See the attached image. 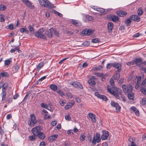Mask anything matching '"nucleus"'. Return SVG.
Instances as JSON below:
<instances>
[{
  "instance_id": "obj_51",
  "label": "nucleus",
  "mask_w": 146,
  "mask_h": 146,
  "mask_svg": "<svg viewBox=\"0 0 146 146\" xmlns=\"http://www.w3.org/2000/svg\"><path fill=\"white\" fill-rule=\"evenodd\" d=\"M6 27L7 28L9 29L10 30H12L14 29L13 25L11 24H10L8 26H6Z\"/></svg>"
},
{
  "instance_id": "obj_33",
  "label": "nucleus",
  "mask_w": 146,
  "mask_h": 146,
  "mask_svg": "<svg viewBox=\"0 0 146 146\" xmlns=\"http://www.w3.org/2000/svg\"><path fill=\"white\" fill-rule=\"evenodd\" d=\"M44 65V63L43 62H40L37 67V68L39 70Z\"/></svg>"
},
{
  "instance_id": "obj_29",
  "label": "nucleus",
  "mask_w": 146,
  "mask_h": 146,
  "mask_svg": "<svg viewBox=\"0 0 146 146\" xmlns=\"http://www.w3.org/2000/svg\"><path fill=\"white\" fill-rule=\"evenodd\" d=\"M0 76L1 77L2 76L6 77H8L9 76L7 72H3L1 73Z\"/></svg>"
},
{
  "instance_id": "obj_25",
  "label": "nucleus",
  "mask_w": 146,
  "mask_h": 146,
  "mask_svg": "<svg viewBox=\"0 0 146 146\" xmlns=\"http://www.w3.org/2000/svg\"><path fill=\"white\" fill-rule=\"evenodd\" d=\"M108 30L111 31L113 27V23L111 22H109L108 24Z\"/></svg>"
},
{
  "instance_id": "obj_31",
  "label": "nucleus",
  "mask_w": 146,
  "mask_h": 146,
  "mask_svg": "<svg viewBox=\"0 0 146 146\" xmlns=\"http://www.w3.org/2000/svg\"><path fill=\"white\" fill-rule=\"evenodd\" d=\"M85 17L86 18V19L89 21H92L93 19L92 17L86 15H85Z\"/></svg>"
},
{
  "instance_id": "obj_43",
  "label": "nucleus",
  "mask_w": 146,
  "mask_h": 146,
  "mask_svg": "<svg viewBox=\"0 0 146 146\" xmlns=\"http://www.w3.org/2000/svg\"><path fill=\"white\" fill-rule=\"evenodd\" d=\"M90 44V42L89 41H86L84 42L82 44V45L84 46H88Z\"/></svg>"
},
{
  "instance_id": "obj_44",
  "label": "nucleus",
  "mask_w": 146,
  "mask_h": 146,
  "mask_svg": "<svg viewBox=\"0 0 146 146\" xmlns=\"http://www.w3.org/2000/svg\"><path fill=\"white\" fill-rule=\"evenodd\" d=\"M113 63H108L107 64L106 68L108 69L110 68L112 66H113Z\"/></svg>"
},
{
  "instance_id": "obj_63",
  "label": "nucleus",
  "mask_w": 146,
  "mask_h": 146,
  "mask_svg": "<svg viewBox=\"0 0 146 146\" xmlns=\"http://www.w3.org/2000/svg\"><path fill=\"white\" fill-rule=\"evenodd\" d=\"M57 124V122L56 121H52L51 123V125L54 126H55Z\"/></svg>"
},
{
  "instance_id": "obj_4",
  "label": "nucleus",
  "mask_w": 146,
  "mask_h": 146,
  "mask_svg": "<svg viewBox=\"0 0 146 146\" xmlns=\"http://www.w3.org/2000/svg\"><path fill=\"white\" fill-rule=\"evenodd\" d=\"M31 119L28 122V124L30 126H33L36 123V120L35 116L34 114L31 115Z\"/></svg>"
},
{
  "instance_id": "obj_47",
  "label": "nucleus",
  "mask_w": 146,
  "mask_h": 146,
  "mask_svg": "<svg viewBox=\"0 0 146 146\" xmlns=\"http://www.w3.org/2000/svg\"><path fill=\"white\" fill-rule=\"evenodd\" d=\"M40 106L42 107L47 109L48 107V105L46 104L42 103L40 104Z\"/></svg>"
},
{
  "instance_id": "obj_55",
  "label": "nucleus",
  "mask_w": 146,
  "mask_h": 146,
  "mask_svg": "<svg viewBox=\"0 0 146 146\" xmlns=\"http://www.w3.org/2000/svg\"><path fill=\"white\" fill-rule=\"evenodd\" d=\"M85 138V136L82 134L80 136V140L81 141H83L84 140Z\"/></svg>"
},
{
  "instance_id": "obj_15",
  "label": "nucleus",
  "mask_w": 146,
  "mask_h": 146,
  "mask_svg": "<svg viewBox=\"0 0 146 146\" xmlns=\"http://www.w3.org/2000/svg\"><path fill=\"white\" fill-rule=\"evenodd\" d=\"M26 5L29 7L31 9L34 8V6L32 5L31 3L29 1V0H21Z\"/></svg>"
},
{
  "instance_id": "obj_50",
  "label": "nucleus",
  "mask_w": 146,
  "mask_h": 146,
  "mask_svg": "<svg viewBox=\"0 0 146 146\" xmlns=\"http://www.w3.org/2000/svg\"><path fill=\"white\" fill-rule=\"evenodd\" d=\"M66 94L67 96L69 98H72V95L70 92H67Z\"/></svg>"
},
{
  "instance_id": "obj_34",
  "label": "nucleus",
  "mask_w": 146,
  "mask_h": 146,
  "mask_svg": "<svg viewBox=\"0 0 146 146\" xmlns=\"http://www.w3.org/2000/svg\"><path fill=\"white\" fill-rule=\"evenodd\" d=\"M74 103V101L73 100H72L70 101V102H69L67 104H68V106L69 107V108H70L72 106Z\"/></svg>"
},
{
  "instance_id": "obj_49",
  "label": "nucleus",
  "mask_w": 146,
  "mask_h": 146,
  "mask_svg": "<svg viewBox=\"0 0 146 146\" xmlns=\"http://www.w3.org/2000/svg\"><path fill=\"white\" fill-rule=\"evenodd\" d=\"M112 88L115 90L117 92H121V90H120V89L119 88H117L116 87H115L114 86H112Z\"/></svg>"
},
{
  "instance_id": "obj_21",
  "label": "nucleus",
  "mask_w": 146,
  "mask_h": 146,
  "mask_svg": "<svg viewBox=\"0 0 146 146\" xmlns=\"http://www.w3.org/2000/svg\"><path fill=\"white\" fill-rule=\"evenodd\" d=\"M134 93L131 92H130L128 94L127 97L129 99L133 100L134 98Z\"/></svg>"
},
{
  "instance_id": "obj_18",
  "label": "nucleus",
  "mask_w": 146,
  "mask_h": 146,
  "mask_svg": "<svg viewBox=\"0 0 146 146\" xmlns=\"http://www.w3.org/2000/svg\"><path fill=\"white\" fill-rule=\"evenodd\" d=\"M70 22L76 26H79L81 25V23L76 20H72Z\"/></svg>"
},
{
  "instance_id": "obj_41",
  "label": "nucleus",
  "mask_w": 146,
  "mask_h": 146,
  "mask_svg": "<svg viewBox=\"0 0 146 146\" xmlns=\"http://www.w3.org/2000/svg\"><path fill=\"white\" fill-rule=\"evenodd\" d=\"M53 12L54 14L57 15H58L60 17H62V15L61 13L57 12L55 10H53Z\"/></svg>"
},
{
  "instance_id": "obj_32",
  "label": "nucleus",
  "mask_w": 146,
  "mask_h": 146,
  "mask_svg": "<svg viewBox=\"0 0 146 146\" xmlns=\"http://www.w3.org/2000/svg\"><path fill=\"white\" fill-rule=\"evenodd\" d=\"M1 85L2 86V88L4 89H7L8 86V83L6 82L3 84V82H2V84H1Z\"/></svg>"
},
{
  "instance_id": "obj_22",
  "label": "nucleus",
  "mask_w": 146,
  "mask_h": 146,
  "mask_svg": "<svg viewBox=\"0 0 146 146\" xmlns=\"http://www.w3.org/2000/svg\"><path fill=\"white\" fill-rule=\"evenodd\" d=\"M50 88L53 91H56L57 90V86L54 84H51L49 86Z\"/></svg>"
},
{
  "instance_id": "obj_46",
  "label": "nucleus",
  "mask_w": 146,
  "mask_h": 146,
  "mask_svg": "<svg viewBox=\"0 0 146 146\" xmlns=\"http://www.w3.org/2000/svg\"><path fill=\"white\" fill-rule=\"evenodd\" d=\"M140 91L144 94H146V89L145 88H141Z\"/></svg>"
},
{
  "instance_id": "obj_2",
  "label": "nucleus",
  "mask_w": 146,
  "mask_h": 146,
  "mask_svg": "<svg viewBox=\"0 0 146 146\" xmlns=\"http://www.w3.org/2000/svg\"><path fill=\"white\" fill-rule=\"evenodd\" d=\"M40 4L46 8H54V4H52L48 0H38Z\"/></svg>"
},
{
  "instance_id": "obj_24",
  "label": "nucleus",
  "mask_w": 146,
  "mask_h": 146,
  "mask_svg": "<svg viewBox=\"0 0 146 146\" xmlns=\"http://www.w3.org/2000/svg\"><path fill=\"white\" fill-rule=\"evenodd\" d=\"M28 29L30 33H31L32 35L34 34L35 30H34V28L31 25H30L28 26Z\"/></svg>"
},
{
  "instance_id": "obj_57",
  "label": "nucleus",
  "mask_w": 146,
  "mask_h": 146,
  "mask_svg": "<svg viewBox=\"0 0 146 146\" xmlns=\"http://www.w3.org/2000/svg\"><path fill=\"white\" fill-rule=\"evenodd\" d=\"M82 32H83L84 35H88V29H84L83 30Z\"/></svg>"
},
{
  "instance_id": "obj_16",
  "label": "nucleus",
  "mask_w": 146,
  "mask_h": 146,
  "mask_svg": "<svg viewBox=\"0 0 146 146\" xmlns=\"http://www.w3.org/2000/svg\"><path fill=\"white\" fill-rule=\"evenodd\" d=\"M100 140L101 139L100 137H95V135H94L93 140H92V143L93 145H95L96 144V141L97 142V143H98L100 142Z\"/></svg>"
},
{
  "instance_id": "obj_8",
  "label": "nucleus",
  "mask_w": 146,
  "mask_h": 146,
  "mask_svg": "<svg viewBox=\"0 0 146 146\" xmlns=\"http://www.w3.org/2000/svg\"><path fill=\"white\" fill-rule=\"evenodd\" d=\"M111 105L112 107L115 108L117 112L120 111L121 107L118 103L112 101L111 102Z\"/></svg>"
},
{
  "instance_id": "obj_30",
  "label": "nucleus",
  "mask_w": 146,
  "mask_h": 146,
  "mask_svg": "<svg viewBox=\"0 0 146 146\" xmlns=\"http://www.w3.org/2000/svg\"><path fill=\"white\" fill-rule=\"evenodd\" d=\"M20 31L21 33L25 32L26 34H28L29 32V31L26 28H21L20 29Z\"/></svg>"
},
{
  "instance_id": "obj_35",
  "label": "nucleus",
  "mask_w": 146,
  "mask_h": 146,
  "mask_svg": "<svg viewBox=\"0 0 146 146\" xmlns=\"http://www.w3.org/2000/svg\"><path fill=\"white\" fill-rule=\"evenodd\" d=\"M119 94L121 96V97L122 99L123 100L124 102L125 101V98L124 96L122 94V92H121L119 91Z\"/></svg>"
},
{
  "instance_id": "obj_39",
  "label": "nucleus",
  "mask_w": 146,
  "mask_h": 146,
  "mask_svg": "<svg viewBox=\"0 0 146 146\" xmlns=\"http://www.w3.org/2000/svg\"><path fill=\"white\" fill-rule=\"evenodd\" d=\"M57 92L58 94L59 95H60L61 96H62L64 95V93L60 90H58L57 91Z\"/></svg>"
},
{
  "instance_id": "obj_28",
  "label": "nucleus",
  "mask_w": 146,
  "mask_h": 146,
  "mask_svg": "<svg viewBox=\"0 0 146 146\" xmlns=\"http://www.w3.org/2000/svg\"><path fill=\"white\" fill-rule=\"evenodd\" d=\"M88 83L90 86H93L96 83L94 79L90 78L88 80Z\"/></svg>"
},
{
  "instance_id": "obj_11",
  "label": "nucleus",
  "mask_w": 146,
  "mask_h": 146,
  "mask_svg": "<svg viewBox=\"0 0 146 146\" xmlns=\"http://www.w3.org/2000/svg\"><path fill=\"white\" fill-rule=\"evenodd\" d=\"M103 134L102 135L101 138L102 140L107 139L109 136V133L108 131L105 130L102 131Z\"/></svg>"
},
{
  "instance_id": "obj_58",
  "label": "nucleus",
  "mask_w": 146,
  "mask_h": 146,
  "mask_svg": "<svg viewBox=\"0 0 146 146\" xmlns=\"http://www.w3.org/2000/svg\"><path fill=\"white\" fill-rule=\"evenodd\" d=\"M141 104L144 105L146 104V100L145 99H143L142 101L141 102Z\"/></svg>"
},
{
  "instance_id": "obj_59",
  "label": "nucleus",
  "mask_w": 146,
  "mask_h": 146,
  "mask_svg": "<svg viewBox=\"0 0 146 146\" xmlns=\"http://www.w3.org/2000/svg\"><path fill=\"white\" fill-rule=\"evenodd\" d=\"M141 79V76H138L137 78V84H140Z\"/></svg>"
},
{
  "instance_id": "obj_64",
  "label": "nucleus",
  "mask_w": 146,
  "mask_h": 146,
  "mask_svg": "<svg viewBox=\"0 0 146 146\" xmlns=\"http://www.w3.org/2000/svg\"><path fill=\"white\" fill-rule=\"evenodd\" d=\"M15 48L14 49H12L10 50V52L11 53H13L15 52L16 50V46H15Z\"/></svg>"
},
{
  "instance_id": "obj_40",
  "label": "nucleus",
  "mask_w": 146,
  "mask_h": 146,
  "mask_svg": "<svg viewBox=\"0 0 146 146\" xmlns=\"http://www.w3.org/2000/svg\"><path fill=\"white\" fill-rule=\"evenodd\" d=\"M100 42V41H99V40H98V38H95L92 39V40L91 41V42L92 43H96L98 42Z\"/></svg>"
},
{
  "instance_id": "obj_52",
  "label": "nucleus",
  "mask_w": 146,
  "mask_h": 146,
  "mask_svg": "<svg viewBox=\"0 0 146 146\" xmlns=\"http://www.w3.org/2000/svg\"><path fill=\"white\" fill-rule=\"evenodd\" d=\"M29 138L30 141H34L35 139V135L29 136Z\"/></svg>"
},
{
  "instance_id": "obj_60",
  "label": "nucleus",
  "mask_w": 146,
  "mask_h": 146,
  "mask_svg": "<svg viewBox=\"0 0 146 146\" xmlns=\"http://www.w3.org/2000/svg\"><path fill=\"white\" fill-rule=\"evenodd\" d=\"M131 109L133 110L135 112L138 110L137 108L134 106H132L130 108Z\"/></svg>"
},
{
  "instance_id": "obj_9",
  "label": "nucleus",
  "mask_w": 146,
  "mask_h": 146,
  "mask_svg": "<svg viewBox=\"0 0 146 146\" xmlns=\"http://www.w3.org/2000/svg\"><path fill=\"white\" fill-rule=\"evenodd\" d=\"M54 31V29L51 28L50 29L47 30L45 31V34L48 37L51 38L52 36L53 33Z\"/></svg>"
},
{
  "instance_id": "obj_5",
  "label": "nucleus",
  "mask_w": 146,
  "mask_h": 146,
  "mask_svg": "<svg viewBox=\"0 0 146 146\" xmlns=\"http://www.w3.org/2000/svg\"><path fill=\"white\" fill-rule=\"evenodd\" d=\"M122 87L125 93L131 92L133 90V86L131 85L126 86L124 84L122 85Z\"/></svg>"
},
{
  "instance_id": "obj_37",
  "label": "nucleus",
  "mask_w": 146,
  "mask_h": 146,
  "mask_svg": "<svg viewBox=\"0 0 146 146\" xmlns=\"http://www.w3.org/2000/svg\"><path fill=\"white\" fill-rule=\"evenodd\" d=\"M11 62V61L10 60V59L6 60L5 61V65H8L10 64Z\"/></svg>"
},
{
  "instance_id": "obj_12",
  "label": "nucleus",
  "mask_w": 146,
  "mask_h": 146,
  "mask_svg": "<svg viewBox=\"0 0 146 146\" xmlns=\"http://www.w3.org/2000/svg\"><path fill=\"white\" fill-rule=\"evenodd\" d=\"M94 95L98 98L102 99L104 101H106L108 100L106 96L104 95H100L98 92H95Z\"/></svg>"
},
{
  "instance_id": "obj_17",
  "label": "nucleus",
  "mask_w": 146,
  "mask_h": 146,
  "mask_svg": "<svg viewBox=\"0 0 146 146\" xmlns=\"http://www.w3.org/2000/svg\"><path fill=\"white\" fill-rule=\"evenodd\" d=\"M116 13L120 17H124L127 14L126 12L122 10L117 11Z\"/></svg>"
},
{
  "instance_id": "obj_54",
  "label": "nucleus",
  "mask_w": 146,
  "mask_h": 146,
  "mask_svg": "<svg viewBox=\"0 0 146 146\" xmlns=\"http://www.w3.org/2000/svg\"><path fill=\"white\" fill-rule=\"evenodd\" d=\"M1 94L2 95V100H3L5 98L6 93H1Z\"/></svg>"
},
{
  "instance_id": "obj_26",
  "label": "nucleus",
  "mask_w": 146,
  "mask_h": 146,
  "mask_svg": "<svg viewBox=\"0 0 146 146\" xmlns=\"http://www.w3.org/2000/svg\"><path fill=\"white\" fill-rule=\"evenodd\" d=\"M116 72V73L113 76V77L115 80H117L120 78V74L119 73L118 74L117 73V72Z\"/></svg>"
},
{
  "instance_id": "obj_61",
  "label": "nucleus",
  "mask_w": 146,
  "mask_h": 146,
  "mask_svg": "<svg viewBox=\"0 0 146 146\" xmlns=\"http://www.w3.org/2000/svg\"><path fill=\"white\" fill-rule=\"evenodd\" d=\"M65 119L67 120L70 121L71 118L69 115L68 114L67 116H65Z\"/></svg>"
},
{
  "instance_id": "obj_38",
  "label": "nucleus",
  "mask_w": 146,
  "mask_h": 146,
  "mask_svg": "<svg viewBox=\"0 0 146 146\" xmlns=\"http://www.w3.org/2000/svg\"><path fill=\"white\" fill-rule=\"evenodd\" d=\"M12 100V97L9 98H7L6 100H5L6 102H7L8 103H10L11 102Z\"/></svg>"
},
{
  "instance_id": "obj_36",
  "label": "nucleus",
  "mask_w": 146,
  "mask_h": 146,
  "mask_svg": "<svg viewBox=\"0 0 146 146\" xmlns=\"http://www.w3.org/2000/svg\"><path fill=\"white\" fill-rule=\"evenodd\" d=\"M137 13L138 15H141L143 14V11L141 8H139L138 10Z\"/></svg>"
},
{
  "instance_id": "obj_27",
  "label": "nucleus",
  "mask_w": 146,
  "mask_h": 146,
  "mask_svg": "<svg viewBox=\"0 0 146 146\" xmlns=\"http://www.w3.org/2000/svg\"><path fill=\"white\" fill-rule=\"evenodd\" d=\"M131 22V19L130 17L129 18L125 20V23L127 26H129L130 25V24Z\"/></svg>"
},
{
  "instance_id": "obj_10",
  "label": "nucleus",
  "mask_w": 146,
  "mask_h": 146,
  "mask_svg": "<svg viewBox=\"0 0 146 146\" xmlns=\"http://www.w3.org/2000/svg\"><path fill=\"white\" fill-rule=\"evenodd\" d=\"M70 84L72 85L75 88H79L80 89H83V88L82 86L78 82L76 81L71 82Z\"/></svg>"
},
{
  "instance_id": "obj_48",
  "label": "nucleus",
  "mask_w": 146,
  "mask_h": 146,
  "mask_svg": "<svg viewBox=\"0 0 146 146\" xmlns=\"http://www.w3.org/2000/svg\"><path fill=\"white\" fill-rule=\"evenodd\" d=\"M97 11L101 13H103L105 12V10L104 9L102 8H98Z\"/></svg>"
},
{
  "instance_id": "obj_53",
  "label": "nucleus",
  "mask_w": 146,
  "mask_h": 146,
  "mask_svg": "<svg viewBox=\"0 0 146 146\" xmlns=\"http://www.w3.org/2000/svg\"><path fill=\"white\" fill-rule=\"evenodd\" d=\"M19 45H18V46H16V50H17L18 52L19 53H21L22 52L21 51L19 50V48L18 47L19 46L21 45V43L19 41Z\"/></svg>"
},
{
  "instance_id": "obj_6",
  "label": "nucleus",
  "mask_w": 146,
  "mask_h": 146,
  "mask_svg": "<svg viewBox=\"0 0 146 146\" xmlns=\"http://www.w3.org/2000/svg\"><path fill=\"white\" fill-rule=\"evenodd\" d=\"M110 87L109 86H108L107 87V89L108 91L111 94L115 97L118 99H120V98L119 96V92H116L114 91L110 88Z\"/></svg>"
},
{
  "instance_id": "obj_23",
  "label": "nucleus",
  "mask_w": 146,
  "mask_h": 146,
  "mask_svg": "<svg viewBox=\"0 0 146 146\" xmlns=\"http://www.w3.org/2000/svg\"><path fill=\"white\" fill-rule=\"evenodd\" d=\"M134 60L135 64H136L137 65H138V66H141L140 64H139V65L138 64V63L141 62L142 61V59L141 58H135L134 59Z\"/></svg>"
},
{
  "instance_id": "obj_56",
  "label": "nucleus",
  "mask_w": 146,
  "mask_h": 146,
  "mask_svg": "<svg viewBox=\"0 0 146 146\" xmlns=\"http://www.w3.org/2000/svg\"><path fill=\"white\" fill-rule=\"evenodd\" d=\"M88 35H90L91 34H92L94 32L93 31L90 29H88Z\"/></svg>"
},
{
  "instance_id": "obj_1",
  "label": "nucleus",
  "mask_w": 146,
  "mask_h": 146,
  "mask_svg": "<svg viewBox=\"0 0 146 146\" xmlns=\"http://www.w3.org/2000/svg\"><path fill=\"white\" fill-rule=\"evenodd\" d=\"M41 129V126H37L33 128L32 130V131L34 135L38 136L40 139H43L45 137V135L40 131Z\"/></svg>"
},
{
  "instance_id": "obj_7",
  "label": "nucleus",
  "mask_w": 146,
  "mask_h": 146,
  "mask_svg": "<svg viewBox=\"0 0 146 146\" xmlns=\"http://www.w3.org/2000/svg\"><path fill=\"white\" fill-rule=\"evenodd\" d=\"M113 67L117 70L115 72H120L121 70L122 64L121 63H113Z\"/></svg>"
},
{
  "instance_id": "obj_45",
  "label": "nucleus",
  "mask_w": 146,
  "mask_h": 146,
  "mask_svg": "<svg viewBox=\"0 0 146 146\" xmlns=\"http://www.w3.org/2000/svg\"><path fill=\"white\" fill-rule=\"evenodd\" d=\"M110 84L112 86H115V83L113 79L112 78H111L110 80Z\"/></svg>"
},
{
  "instance_id": "obj_13",
  "label": "nucleus",
  "mask_w": 146,
  "mask_h": 146,
  "mask_svg": "<svg viewBox=\"0 0 146 146\" xmlns=\"http://www.w3.org/2000/svg\"><path fill=\"white\" fill-rule=\"evenodd\" d=\"M109 19L113 22H117L119 20L118 16L113 15H111L108 17Z\"/></svg>"
},
{
  "instance_id": "obj_62",
  "label": "nucleus",
  "mask_w": 146,
  "mask_h": 146,
  "mask_svg": "<svg viewBox=\"0 0 146 146\" xmlns=\"http://www.w3.org/2000/svg\"><path fill=\"white\" fill-rule=\"evenodd\" d=\"M54 35L56 36H59V33L56 30H54Z\"/></svg>"
},
{
  "instance_id": "obj_20",
  "label": "nucleus",
  "mask_w": 146,
  "mask_h": 146,
  "mask_svg": "<svg viewBox=\"0 0 146 146\" xmlns=\"http://www.w3.org/2000/svg\"><path fill=\"white\" fill-rule=\"evenodd\" d=\"M88 116L89 117L91 118L92 119V121L94 122L95 123L96 121V117L95 116V115L94 114H93L91 113H88Z\"/></svg>"
},
{
  "instance_id": "obj_19",
  "label": "nucleus",
  "mask_w": 146,
  "mask_h": 146,
  "mask_svg": "<svg viewBox=\"0 0 146 146\" xmlns=\"http://www.w3.org/2000/svg\"><path fill=\"white\" fill-rule=\"evenodd\" d=\"M58 137V135H53L48 137V140L52 142L53 141L55 140Z\"/></svg>"
},
{
  "instance_id": "obj_14",
  "label": "nucleus",
  "mask_w": 146,
  "mask_h": 146,
  "mask_svg": "<svg viewBox=\"0 0 146 146\" xmlns=\"http://www.w3.org/2000/svg\"><path fill=\"white\" fill-rule=\"evenodd\" d=\"M131 20L134 21H136L139 22L140 21V18L139 16L137 15H132L130 16Z\"/></svg>"
},
{
  "instance_id": "obj_3",
  "label": "nucleus",
  "mask_w": 146,
  "mask_h": 146,
  "mask_svg": "<svg viewBox=\"0 0 146 146\" xmlns=\"http://www.w3.org/2000/svg\"><path fill=\"white\" fill-rule=\"evenodd\" d=\"M44 31V30L43 28L40 29L34 33L35 36L40 38H42L45 40H46V37L43 34Z\"/></svg>"
},
{
  "instance_id": "obj_42",
  "label": "nucleus",
  "mask_w": 146,
  "mask_h": 146,
  "mask_svg": "<svg viewBox=\"0 0 146 146\" xmlns=\"http://www.w3.org/2000/svg\"><path fill=\"white\" fill-rule=\"evenodd\" d=\"M6 7L3 5H1L0 6V9L2 11H4L6 9Z\"/></svg>"
}]
</instances>
